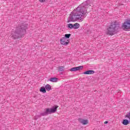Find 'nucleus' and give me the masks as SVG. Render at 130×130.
<instances>
[{
	"label": "nucleus",
	"mask_w": 130,
	"mask_h": 130,
	"mask_svg": "<svg viewBox=\"0 0 130 130\" xmlns=\"http://www.w3.org/2000/svg\"><path fill=\"white\" fill-rule=\"evenodd\" d=\"M91 4V1L87 0L79 5L76 9H74L70 14L67 22H83L84 18L87 14V9Z\"/></svg>",
	"instance_id": "obj_1"
},
{
	"label": "nucleus",
	"mask_w": 130,
	"mask_h": 130,
	"mask_svg": "<svg viewBox=\"0 0 130 130\" xmlns=\"http://www.w3.org/2000/svg\"><path fill=\"white\" fill-rule=\"evenodd\" d=\"M120 29H121L120 24L118 22L114 21L108 25L106 30V34L107 35L113 36V35L117 34L120 31Z\"/></svg>",
	"instance_id": "obj_2"
},
{
	"label": "nucleus",
	"mask_w": 130,
	"mask_h": 130,
	"mask_svg": "<svg viewBox=\"0 0 130 130\" xmlns=\"http://www.w3.org/2000/svg\"><path fill=\"white\" fill-rule=\"evenodd\" d=\"M26 29H27V25L22 24L16 27L15 30L11 31V37L13 39H18L22 35H24L26 33Z\"/></svg>",
	"instance_id": "obj_3"
},
{
	"label": "nucleus",
	"mask_w": 130,
	"mask_h": 130,
	"mask_svg": "<svg viewBox=\"0 0 130 130\" xmlns=\"http://www.w3.org/2000/svg\"><path fill=\"white\" fill-rule=\"evenodd\" d=\"M57 108H58V106H56L55 107L51 109H46L45 112L41 113L40 114V115L41 116H45L48 114H51V113H54V112L56 111V109H57Z\"/></svg>",
	"instance_id": "obj_4"
},
{
	"label": "nucleus",
	"mask_w": 130,
	"mask_h": 130,
	"mask_svg": "<svg viewBox=\"0 0 130 130\" xmlns=\"http://www.w3.org/2000/svg\"><path fill=\"white\" fill-rule=\"evenodd\" d=\"M122 28L124 30H130V20H127L124 22Z\"/></svg>",
	"instance_id": "obj_5"
},
{
	"label": "nucleus",
	"mask_w": 130,
	"mask_h": 130,
	"mask_svg": "<svg viewBox=\"0 0 130 130\" xmlns=\"http://www.w3.org/2000/svg\"><path fill=\"white\" fill-rule=\"evenodd\" d=\"M60 44L62 45H64V46H67L70 43V40H68L64 37H62L60 39Z\"/></svg>",
	"instance_id": "obj_6"
},
{
	"label": "nucleus",
	"mask_w": 130,
	"mask_h": 130,
	"mask_svg": "<svg viewBox=\"0 0 130 130\" xmlns=\"http://www.w3.org/2000/svg\"><path fill=\"white\" fill-rule=\"evenodd\" d=\"M125 117H127L129 120L127 119H124L123 120L122 123L124 125H127V124H129L130 123V112L125 115Z\"/></svg>",
	"instance_id": "obj_7"
},
{
	"label": "nucleus",
	"mask_w": 130,
	"mask_h": 130,
	"mask_svg": "<svg viewBox=\"0 0 130 130\" xmlns=\"http://www.w3.org/2000/svg\"><path fill=\"white\" fill-rule=\"evenodd\" d=\"M84 68L83 66H79L77 67H74L70 69L71 72H76V71H79L80 70H83Z\"/></svg>",
	"instance_id": "obj_8"
},
{
	"label": "nucleus",
	"mask_w": 130,
	"mask_h": 130,
	"mask_svg": "<svg viewBox=\"0 0 130 130\" xmlns=\"http://www.w3.org/2000/svg\"><path fill=\"white\" fill-rule=\"evenodd\" d=\"M78 121L80 122V123H82V124L86 125L88 124V120H84L81 118H78Z\"/></svg>",
	"instance_id": "obj_9"
},
{
	"label": "nucleus",
	"mask_w": 130,
	"mask_h": 130,
	"mask_svg": "<svg viewBox=\"0 0 130 130\" xmlns=\"http://www.w3.org/2000/svg\"><path fill=\"white\" fill-rule=\"evenodd\" d=\"M95 71L93 70H88L83 73L84 75H93L94 74Z\"/></svg>",
	"instance_id": "obj_10"
},
{
	"label": "nucleus",
	"mask_w": 130,
	"mask_h": 130,
	"mask_svg": "<svg viewBox=\"0 0 130 130\" xmlns=\"http://www.w3.org/2000/svg\"><path fill=\"white\" fill-rule=\"evenodd\" d=\"M48 81H50V82H52L53 83H55L58 81V78L56 77H53L50 78Z\"/></svg>",
	"instance_id": "obj_11"
},
{
	"label": "nucleus",
	"mask_w": 130,
	"mask_h": 130,
	"mask_svg": "<svg viewBox=\"0 0 130 130\" xmlns=\"http://www.w3.org/2000/svg\"><path fill=\"white\" fill-rule=\"evenodd\" d=\"M78 28H80V24L76 23L73 24V29H78Z\"/></svg>",
	"instance_id": "obj_12"
},
{
	"label": "nucleus",
	"mask_w": 130,
	"mask_h": 130,
	"mask_svg": "<svg viewBox=\"0 0 130 130\" xmlns=\"http://www.w3.org/2000/svg\"><path fill=\"white\" fill-rule=\"evenodd\" d=\"M45 88L47 91H50L51 90V86L49 84L46 85Z\"/></svg>",
	"instance_id": "obj_13"
},
{
	"label": "nucleus",
	"mask_w": 130,
	"mask_h": 130,
	"mask_svg": "<svg viewBox=\"0 0 130 130\" xmlns=\"http://www.w3.org/2000/svg\"><path fill=\"white\" fill-rule=\"evenodd\" d=\"M40 91V92H42V93H46V89L45 87H41Z\"/></svg>",
	"instance_id": "obj_14"
},
{
	"label": "nucleus",
	"mask_w": 130,
	"mask_h": 130,
	"mask_svg": "<svg viewBox=\"0 0 130 130\" xmlns=\"http://www.w3.org/2000/svg\"><path fill=\"white\" fill-rule=\"evenodd\" d=\"M71 34H65L64 38H66V39H69V38H70L71 37Z\"/></svg>",
	"instance_id": "obj_15"
},
{
	"label": "nucleus",
	"mask_w": 130,
	"mask_h": 130,
	"mask_svg": "<svg viewBox=\"0 0 130 130\" xmlns=\"http://www.w3.org/2000/svg\"><path fill=\"white\" fill-rule=\"evenodd\" d=\"M58 71L60 72H62L63 71V69H64V67L63 66H60L58 67Z\"/></svg>",
	"instance_id": "obj_16"
},
{
	"label": "nucleus",
	"mask_w": 130,
	"mask_h": 130,
	"mask_svg": "<svg viewBox=\"0 0 130 130\" xmlns=\"http://www.w3.org/2000/svg\"><path fill=\"white\" fill-rule=\"evenodd\" d=\"M68 27L69 28V29H73V28H74V25L72 23L68 24Z\"/></svg>",
	"instance_id": "obj_17"
},
{
	"label": "nucleus",
	"mask_w": 130,
	"mask_h": 130,
	"mask_svg": "<svg viewBox=\"0 0 130 130\" xmlns=\"http://www.w3.org/2000/svg\"><path fill=\"white\" fill-rule=\"evenodd\" d=\"M45 1H46V0H39V1L40 2V3H45Z\"/></svg>",
	"instance_id": "obj_18"
},
{
	"label": "nucleus",
	"mask_w": 130,
	"mask_h": 130,
	"mask_svg": "<svg viewBox=\"0 0 130 130\" xmlns=\"http://www.w3.org/2000/svg\"><path fill=\"white\" fill-rule=\"evenodd\" d=\"M108 123V121H106L104 122L105 124H107Z\"/></svg>",
	"instance_id": "obj_19"
}]
</instances>
